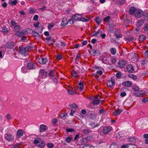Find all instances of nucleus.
<instances>
[{"label":"nucleus","instance_id":"obj_36","mask_svg":"<svg viewBox=\"0 0 148 148\" xmlns=\"http://www.w3.org/2000/svg\"><path fill=\"white\" fill-rule=\"evenodd\" d=\"M132 89L134 90V92L138 91L139 90V87L137 85H134L132 87Z\"/></svg>","mask_w":148,"mask_h":148},{"label":"nucleus","instance_id":"obj_5","mask_svg":"<svg viewBox=\"0 0 148 148\" xmlns=\"http://www.w3.org/2000/svg\"><path fill=\"white\" fill-rule=\"evenodd\" d=\"M40 76L42 79L46 78L47 76V72L44 69L41 70L40 73Z\"/></svg>","mask_w":148,"mask_h":148},{"label":"nucleus","instance_id":"obj_19","mask_svg":"<svg viewBox=\"0 0 148 148\" xmlns=\"http://www.w3.org/2000/svg\"><path fill=\"white\" fill-rule=\"evenodd\" d=\"M136 11V8L134 7H132L130 8L129 13L130 14H133Z\"/></svg>","mask_w":148,"mask_h":148},{"label":"nucleus","instance_id":"obj_50","mask_svg":"<svg viewBox=\"0 0 148 148\" xmlns=\"http://www.w3.org/2000/svg\"><path fill=\"white\" fill-rule=\"evenodd\" d=\"M143 28L145 32L147 31L148 30V25L145 24Z\"/></svg>","mask_w":148,"mask_h":148},{"label":"nucleus","instance_id":"obj_1","mask_svg":"<svg viewBox=\"0 0 148 148\" xmlns=\"http://www.w3.org/2000/svg\"><path fill=\"white\" fill-rule=\"evenodd\" d=\"M32 48L31 46H28L25 48H23L22 46H19V53L25 56L26 55H27L26 54V52Z\"/></svg>","mask_w":148,"mask_h":148},{"label":"nucleus","instance_id":"obj_21","mask_svg":"<svg viewBox=\"0 0 148 148\" xmlns=\"http://www.w3.org/2000/svg\"><path fill=\"white\" fill-rule=\"evenodd\" d=\"M90 125L92 127L91 128H94L98 127L99 125V123H95V122H91L90 124Z\"/></svg>","mask_w":148,"mask_h":148},{"label":"nucleus","instance_id":"obj_40","mask_svg":"<svg viewBox=\"0 0 148 148\" xmlns=\"http://www.w3.org/2000/svg\"><path fill=\"white\" fill-rule=\"evenodd\" d=\"M91 137L90 136H88L87 137L83 139V141L85 143L87 142L88 141L90 140L91 139Z\"/></svg>","mask_w":148,"mask_h":148},{"label":"nucleus","instance_id":"obj_37","mask_svg":"<svg viewBox=\"0 0 148 148\" xmlns=\"http://www.w3.org/2000/svg\"><path fill=\"white\" fill-rule=\"evenodd\" d=\"M68 92L69 94L71 95H74L76 93L75 90L73 89H72V90H68Z\"/></svg>","mask_w":148,"mask_h":148},{"label":"nucleus","instance_id":"obj_55","mask_svg":"<svg viewBox=\"0 0 148 148\" xmlns=\"http://www.w3.org/2000/svg\"><path fill=\"white\" fill-rule=\"evenodd\" d=\"M110 17L109 16L104 18L103 21L106 22H108L110 19Z\"/></svg>","mask_w":148,"mask_h":148},{"label":"nucleus","instance_id":"obj_2","mask_svg":"<svg viewBox=\"0 0 148 148\" xmlns=\"http://www.w3.org/2000/svg\"><path fill=\"white\" fill-rule=\"evenodd\" d=\"M10 23L12 26L14 27V31L16 32H19L21 28V26L19 25H17V23L13 20L11 21Z\"/></svg>","mask_w":148,"mask_h":148},{"label":"nucleus","instance_id":"obj_58","mask_svg":"<svg viewBox=\"0 0 148 148\" xmlns=\"http://www.w3.org/2000/svg\"><path fill=\"white\" fill-rule=\"evenodd\" d=\"M38 17L39 16L38 15H35L34 16L33 20L34 21H36L38 19Z\"/></svg>","mask_w":148,"mask_h":148},{"label":"nucleus","instance_id":"obj_31","mask_svg":"<svg viewBox=\"0 0 148 148\" xmlns=\"http://www.w3.org/2000/svg\"><path fill=\"white\" fill-rule=\"evenodd\" d=\"M66 21V18H64L63 19V20L61 23V25L63 26H65L66 25L68 24L67 22L65 23V21Z\"/></svg>","mask_w":148,"mask_h":148},{"label":"nucleus","instance_id":"obj_43","mask_svg":"<svg viewBox=\"0 0 148 148\" xmlns=\"http://www.w3.org/2000/svg\"><path fill=\"white\" fill-rule=\"evenodd\" d=\"M73 138L72 137H69L66 138L65 140L67 143H69L71 142Z\"/></svg>","mask_w":148,"mask_h":148},{"label":"nucleus","instance_id":"obj_24","mask_svg":"<svg viewBox=\"0 0 148 148\" xmlns=\"http://www.w3.org/2000/svg\"><path fill=\"white\" fill-rule=\"evenodd\" d=\"M136 138L134 137H131L128 139V142L133 143L136 141Z\"/></svg>","mask_w":148,"mask_h":148},{"label":"nucleus","instance_id":"obj_7","mask_svg":"<svg viewBox=\"0 0 148 148\" xmlns=\"http://www.w3.org/2000/svg\"><path fill=\"white\" fill-rule=\"evenodd\" d=\"M112 130V127L110 126L104 127L102 130L103 133L106 134Z\"/></svg>","mask_w":148,"mask_h":148},{"label":"nucleus","instance_id":"obj_3","mask_svg":"<svg viewBox=\"0 0 148 148\" xmlns=\"http://www.w3.org/2000/svg\"><path fill=\"white\" fill-rule=\"evenodd\" d=\"M5 139L9 142H12L13 141L14 138V136L12 134H6L4 135Z\"/></svg>","mask_w":148,"mask_h":148},{"label":"nucleus","instance_id":"obj_42","mask_svg":"<svg viewBox=\"0 0 148 148\" xmlns=\"http://www.w3.org/2000/svg\"><path fill=\"white\" fill-rule=\"evenodd\" d=\"M110 52L112 55H115L116 52V49L114 48H112L110 49Z\"/></svg>","mask_w":148,"mask_h":148},{"label":"nucleus","instance_id":"obj_20","mask_svg":"<svg viewBox=\"0 0 148 148\" xmlns=\"http://www.w3.org/2000/svg\"><path fill=\"white\" fill-rule=\"evenodd\" d=\"M0 30L4 34L7 33L8 32V29L5 27H1L0 29Z\"/></svg>","mask_w":148,"mask_h":148},{"label":"nucleus","instance_id":"obj_57","mask_svg":"<svg viewBox=\"0 0 148 148\" xmlns=\"http://www.w3.org/2000/svg\"><path fill=\"white\" fill-rule=\"evenodd\" d=\"M66 131L68 132H72L75 131L73 129L67 128L66 129Z\"/></svg>","mask_w":148,"mask_h":148},{"label":"nucleus","instance_id":"obj_56","mask_svg":"<svg viewBox=\"0 0 148 148\" xmlns=\"http://www.w3.org/2000/svg\"><path fill=\"white\" fill-rule=\"evenodd\" d=\"M6 118L8 120H11L12 119V117L10 114H8L6 115Z\"/></svg>","mask_w":148,"mask_h":148},{"label":"nucleus","instance_id":"obj_29","mask_svg":"<svg viewBox=\"0 0 148 148\" xmlns=\"http://www.w3.org/2000/svg\"><path fill=\"white\" fill-rule=\"evenodd\" d=\"M139 40L140 42H143L146 39L145 36L144 35H140L139 36Z\"/></svg>","mask_w":148,"mask_h":148},{"label":"nucleus","instance_id":"obj_35","mask_svg":"<svg viewBox=\"0 0 148 148\" xmlns=\"http://www.w3.org/2000/svg\"><path fill=\"white\" fill-rule=\"evenodd\" d=\"M86 18H85L84 17H82L80 18V19L79 20L82 21H84V22H88L89 21L90 19L88 18H87V17H86Z\"/></svg>","mask_w":148,"mask_h":148},{"label":"nucleus","instance_id":"obj_49","mask_svg":"<svg viewBox=\"0 0 148 148\" xmlns=\"http://www.w3.org/2000/svg\"><path fill=\"white\" fill-rule=\"evenodd\" d=\"M129 77L133 79H136L137 78V77L136 76L134 75L133 74H132L129 75Z\"/></svg>","mask_w":148,"mask_h":148},{"label":"nucleus","instance_id":"obj_59","mask_svg":"<svg viewBox=\"0 0 148 148\" xmlns=\"http://www.w3.org/2000/svg\"><path fill=\"white\" fill-rule=\"evenodd\" d=\"M39 140H40V139L38 138V139H36L34 140V144H37L40 143V141Z\"/></svg>","mask_w":148,"mask_h":148},{"label":"nucleus","instance_id":"obj_18","mask_svg":"<svg viewBox=\"0 0 148 148\" xmlns=\"http://www.w3.org/2000/svg\"><path fill=\"white\" fill-rule=\"evenodd\" d=\"M123 110L121 109H116L113 112L114 116L118 115L119 114L122 112Z\"/></svg>","mask_w":148,"mask_h":148},{"label":"nucleus","instance_id":"obj_39","mask_svg":"<svg viewBox=\"0 0 148 148\" xmlns=\"http://www.w3.org/2000/svg\"><path fill=\"white\" fill-rule=\"evenodd\" d=\"M134 95L136 97H140L141 96L142 94L138 92V91L134 92H133Z\"/></svg>","mask_w":148,"mask_h":148},{"label":"nucleus","instance_id":"obj_62","mask_svg":"<svg viewBox=\"0 0 148 148\" xmlns=\"http://www.w3.org/2000/svg\"><path fill=\"white\" fill-rule=\"evenodd\" d=\"M45 146V143L44 142H42L38 145V146L40 147H44Z\"/></svg>","mask_w":148,"mask_h":148},{"label":"nucleus","instance_id":"obj_41","mask_svg":"<svg viewBox=\"0 0 148 148\" xmlns=\"http://www.w3.org/2000/svg\"><path fill=\"white\" fill-rule=\"evenodd\" d=\"M109 58L106 57H104L101 59L102 62L104 63H106L107 62V60Z\"/></svg>","mask_w":148,"mask_h":148},{"label":"nucleus","instance_id":"obj_15","mask_svg":"<svg viewBox=\"0 0 148 148\" xmlns=\"http://www.w3.org/2000/svg\"><path fill=\"white\" fill-rule=\"evenodd\" d=\"M40 132H44L47 130V127L46 125L42 124L40 125Z\"/></svg>","mask_w":148,"mask_h":148},{"label":"nucleus","instance_id":"obj_34","mask_svg":"<svg viewBox=\"0 0 148 148\" xmlns=\"http://www.w3.org/2000/svg\"><path fill=\"white\" fill-rule=\"evenodd\" d=\"M118 146L116 143H113L111 144L110 147V148H118Z\"/></svg>","mask_w":148,"mask_h":148},{"label":"nucleus","instance_id":"obj_14","mask_svg":"<svg viewBox=\"0 0 148 148\" xmlns=\"http://www.w3.org/2000/svg\"><path fill=\"white\" fill-rule=\"evenodd\" d=\"M38 61L41 64H44L47 62L48 60L45 58H39L38 59Z\"/></svg>","mask_w":148,"mask_h":148},{"label":"nucleus","instance_id":"obj_61","mask_svg":"<svg viewBox=\"0 0 148 148\" xmlns=\"http://www.w3.org/2000/svg\"><path fill=\"white\" fill-rule=\"evenodd\" d=\"M142 101L143 102L146 103L148 101V98H144L142 99Z\"/></svg>","mask_w":148,"mask_h":148},{"label":"nucleus","instance_id":"obj_22","mask_svg":"<svg viewBox=\"0 0 148 148\" xmlns=\"http://www.w3.org/2000/svg\"><path fill=\"white\" fill-rule=\"evenodd\" d=\"M25 32L24 30H23L21 32H16L15 34V35H16L18 36H22V35H23L25 34Z\"/></svg>","mask_w":148,"mask_h":148},{"label":"nucleus","instance_id":"obj_10","mask_svg":"<svg viewBox=\"0 0 148 148\" xmlns=\"http://www.w3.org/2000/svg\"><path fill=\"white\" fill-rule=\"evenodd\" d=\"M126 64V62L124 60H120L118 62V66L120 68H123L124 67Z\"/></svg>","mask_w":148,"mask_h":148},{"label":"nucleus","instance_id":"obj_16","mask_svg":"<svg viewBox=\"0 0 148 148\" xmlns=\"http://www.w3.org/2000/svg\"><path fill=\"white\" fill-rule=\"evenodd\" d=\"M122 85L124 86H126L128 87H130L132 85V83L130 81H126L123 82Z\"/></svg>","mask_w":148,"mask_h":148},{"label":"nucleus","instance_id":"obj_13","mask_svg":"<svg viewBox=\"0 0 148 148\" xmlns=\"http://www.w3.org/2000/svg\"><path fill=\"white\" fill-rule=\"evenodd\" d=\"M126 71L130 73H132L134 70V67L132 65H127L126 66Z\"/></svg>","mask_w":148,"mask_h":148},{"label":"nucleus","instance_id":"obj_54","mask_svg":"<svg viewBox=\"0 0 148 148\" xmlns=\"http://www.w3.org/2000/svg\"><path fill=\"white\" fill-rule=\"evenodd\" d=\"M29 11L31 14H33L36 12V10L34 9H30Z\"/></svg>","mask_w":148,"mask_h":148},{"label":"nucleus","instance_id":"obj_8","mask_svg":"<svg viewBox=\"0 0 148 148\" xmlns=\"http://www.w3.org/2000/svg\"><path fill=\"white\" fill-rule=\"evenodd\" d=\"M99 98H99L97 96L95 97L92 99V101L91 102V103L94 105H97L100 102Z\"/></svg>","mask_w":148,"mask_h":148},{"label":"nucleus","instance_id":"obj_53","mask_svg":"<svg viewBox=\"0 0 148 148\" xmlns=\"http://www.w3.org/2000/svg\"><path fill=\"white\" fill-rule=\"evenodd\" d=\"M112 63H114L116 62V59L115 57H112L110 60Z\"/></svg>","mask_w":148,"mask_h":148},{"label":"nucleus","instance_id":"obj_63","mask_svg":"<svg viewBox=\"0 0 148 148\" xmlns=\"http://www.w3.org/2000/svg\"><path fill=\"white\" fill-rule=\"evenodd\" d=\"M54 25L53 24H49L48 26V28L49 30H50L51 29L52 27H53Z\"/></svg>","mask_w":148,"mask_h":148},{"label":"nucleus","instance_id":"obj_25","mask_svg":"<svg viewBox=\"0 0 148 148\" xmlns=\"http://www.w3.org/2000/svg\"><path fill=\"white\" fill-rule=\"evenodd\" d=\"M95 32L96 37L99 38L101 36L102 31L101 29H99L97 32L95 31Z\"/></svg>","mask_w":148,"mask_h":148},{"label":"nucleus","instance_id":"obj_32","mask_svg":"<svg viewBox=\"0 0 148 148\" xmlns=\"http://www.w3.org/2000/svg\"><path fill=\"white\" fill-rule=\"evenodd\" d=\"M17 0H14L12 1L11 0H9L8 2V3L12 5H16L17 3Z\"/></svg>","mask_w":148,"mask_h":148},{"label":"nucleus","instance_id":"obj_27","mask_svg":"<svg viewBox=\"0 0 148 148\" xmlns=\"http://www.w3.org/2000/svg\"><path fill=\"white\" fill-rule=\"evenodd\" d=\"M144 20L143 19L141 20L140 21H138L136 24V25L138 27H140L144 23Z\"/></svg>","mask_w":148,"mask_h":148},{"label":"nucleus","instance_id":"obj_64","mask_svg":"<svg viewBox=\"0 0 148 148\" xmlns=\"http://www.w3.org/2000/svg\"><path fill=\"white\" fill-rule=\"evenodd\" d=\"M144 16L145 17V20H148V13H146L144 15Z\"/></svg>","mask_w":148,"mask_h":148},{"label":"nucleus","instance_id":"obj_44","mask_svg":"<svg viewBox=\"0 0 148 148\" xmlns=\"http://www.w3.org/2000/svg\"><path fill=\"white\" fill-rule=\"evenodd\" d=\"M95 21L98 24H99L101 21V18L99 17H97L95 18Z\"/></svg>","mask_w":148,"mask_h":148},{"label":"nucleus","instance_id":"obj_17","mask_svg":"<svg viewBox=\"0 0 148 148\" xmlns=\"http://www.w3.org/2000/svg\"><path fill=\"white\" fill-rule=\"evenodd\" d=\"M82 17V16L80 14H76L72 16V18L73 20L77 21L80 19Z\"/></svg>","mask_w":148,"mask_h":148},{"label":"nucleus","instance_id":"obj_4","mask_svg":"<svg viewBox=\"0 0 148 148\" xmlns=\"http://www.w3.org/2000/svg\"><path fill=\"white\" fill-rule=\"evenodd\" d=\"M15 46L14 42L13 41L8 42L5 45V47L6 48L10 49H13Z\"/></svg>","mask_w":148,"mask_h":148},{"label":"nucleus","instance_id":"obj_45","mask_svg":"<svg viewBox=\"0 0 148 148\" xmlns=\"http://www.w3.org/2000/svg\"><path fill=\"white\" fill-rule=\"evenodd\" d=\"M125 38L129 42H130L133 40L134 39V38L133 36H131L128 37H127Z\"/></svg>","mask_w":148,"mask_h":148},{"label":"nucleus","instance_id":"obj_51","mask_svg":"<svg viewBox=\"0 0 148 148\" xmlns=\"http://www.w3.org/2000/svg\"><path fill=\"white\" fill-rule=\"evenodd\" d=\"M48 147L51 148L54 147V145L52 143H48L47 145Z\"/></svg>","mask_w":148,"mask_h":148},{"label":"nucleus","instance_id":"obj_6","mask_svg":"<svg viewBox=\"0 0 148 148\" xmlns=\"http://www.w3.org/2000/svg\"><path fill=\"white\" fill-rule=\"evenodd\" d=\"M143 15V12L141 10H137L136 11L135 15L137 17L140 18Z\"/></svg>","mask_w":148,"mask_h":148},{"label":"nucleus","instance_id":"obj_60","mask_svg":"<svg viewBox=\"0 0 148 148\" xmlns=\"http://www.w3.org/2000/svg\"><path fill=\"white\" fill-rule=\"evenodd\" d=\"M145 55L147 57V59L146 60V61H147L148 60V50H146L144 53Z\"/></svg>","mask_w":148,"mask_h":148},{"label":"nucleus","instance_id":"obj_48","mask_svg":"<svg viewBox=\"0 0 148 148\" xmlns=\"http://www.w3.org/2000/svg\"><path fill=\"white\" fill-rule=\"evenodd\" d=\"M21 71L23 73H25L27 72V69L25 67H23L21 69Z\"/></svg>","mask_w":148,"mask_h":148},{"label":"nucleus","instance_id":"obj_26","mask_svg":"<svg viewBox=\"0 0 148 148\" xmlns=\"http://www.w3.org/2000/svg\"><path fill=\"white\" fill-rule=\"evenodd\" d=\"M138 146L133 144H128V148H137Z\"/></svg>","mask_w":148,"mask_h":148},{"label":"nucleus","instance_id":"obj_23","mask_svg":"<svg viewBox=\"0 0 148 148\" xmlns=\"http://www.w3.org/2000/svg\"><path fill=\"white\" fill-rule=\"evenodd\" d=\"M82 132L84 134L86 135L88 134L90 132H91V130L89 129H84L82 130Z\"/></svg>","mask_w":148,"mask_h":148},{"label":"nucleus","instance_id":"obj_28","mask_svg":"<svg viewBox=\"0 0 148 148\" xmlns=\"http://www.w3.org/2000/svg\"><path fill=\"white\" fill-rule=\"evenodd\" d=\"M107 86L110 88H112L114 85V83H113L111 81L109 80L107 82Z\"/></svg>","mask_w":148,"mask_h":148},{"label":"nucleus","instance_id":"obj_38","mask_svg":"<svg viewBox=\"0 0 148 148\" xmlns=\"http://www.w3.org/2000/svg\"><path fill=\"white\" fill-rule=\"evenodd\" d=\"M90 51V54L92 56H94L97 53L96 51L92 49Z\"/></svg>","mask_w":148,"mask_h":148},{"label":"nucleus","instance_id":"obj_47","mask_svg":"<svg viewBox=\"0 0 148 148\" xmlns=\"http://www.w3.org/2000/svg\"><path fill=\"white\" fill-rule=\"evenodd\" d=\"M32 34L33 36H40V35L38 33L35 31H33Z\"/></svg>","mask_w":148,"mask_h":148},{"label":"nucleus","instance_id":"obj_11","mask_svg":"<svg viewBox=\"0 0 148 148\" xmlns=\"http://www.w3.org/2000/svg\"><path fill=\"white\" fill-rule=\"evenodd\" d=\"M27 67L28 69L31 70L35 69V68L34 65L31 61H29L27 63Z\"/></svg>","mask_w":148,"mask_h":148},{"label":"nucleus","instance_id":"obj_52","mask_svg":"<svg viewBox=\"0 0 148 148\" xmlns=\"http://www.w3.org/2000/svg\"><path fill=\"white\" fill-rule=\"evenodd\" d=\"M67 115V114L66 113H62L60 115V117L62 119L64 117H65Z\"/></svg>","mask_w":148,"mask_h":148},{"label":"nucleus","instance_id":"obj_46","mask_svg":"<svg viewBox=\"0 0 148 148\" xmlns=\"http://www.w3.org/2000/svg\"><path fill=\"white\" fill-rule=\"evenodd\" d=\"M71 107L72 108L74 109H77L78 108L77 105L75 103H73L71 105Z\"/></svg>","mask_w":148,"mask_h":148},{"label":"nucleus","instance_id":"obj_33","mask_svg":"<svg viewBox=\"0 0 148 148\" xmlns=\"http://www.w3.org/2000/svg\"><path fill=\"white\" fill-rule=\"evenodd\" d=\"M71 74L74 77H76L78 75L77 73L74 70H73L71 72Z\"/></svg>","mask_w":148,"mask_h":148},{"label":"nucleus","instance_id":"obj_12","mask_svg":"<svg viewBox=\"0 0 148 148\" xmlns=\"http://www.w3.org/2000/svg\"><path fill=\"white\" fill-rule=\"evenodd\" d=\"M56 73L54 70H51L50 71L48 74L49 77L51 78V79L55 78L57 79L55 77V74Z\"/></svg>","mask_w":148,"mask_h":148},{"label":"nucleus","instance_id":"obj_30","mask_svg":"<svg viewBox=\"0 0 148 148\" xmlns=\"http://www.w3.org/2000/svg\"><path fill=\"white\" fill-rule=\"evenodd\" d=\"M83 83L80 82L79 84L78 89L80 91H82L83 89Z\"/></svg>","mask_w":148,"mask_h":148},{"label":"nucleus","instance_id":"obj_9","mask_svg":"<svg viewBox=\"0 0 148 148\" xmlns=\"http://www.w3.org/2000/svg\"><path fill=\"white\" fill-rule=\"evenodd\" d=\"M24 133V132L23 130L20 129L18 130L16 134V138H19L20 137L23 136Z\"/></svg>","mask_w":148,"mask_h":148}]
</instances>
